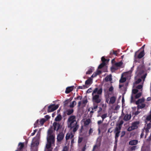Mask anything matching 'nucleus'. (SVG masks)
Returning <instances> with one entry per match:
<instances>
[{"label": "nucleus", "instance_id": "nucleus-1", "mask_svg": "<svg viewBox=\"0 0 151 151\" xmlns=\"http://www.w3.org/2000/svg\"><path fill=\"white\" fill-rule=\"evenodd\" d=\"M76 117L74 115L70 116L68 118L67 122L68 127L72 130L73 132H76L79 128V125L76 120Z\"/></svg>", "mask_w": 151, "mask_h": 151}, {"label": "nucleus", "instance_id": "nucleus-2", "mask_svg": "<svg viewBox=\"0 0 151 151\" xmlns=\"http://www.w3.org/2000/svg\"><path fill=\"white\" fill-rule=\"evenodd\" d=\"M102 92V89L101 88L99 89L98 88H96L94 89L92 93V100L93 103L98 104L101 102V98L99 95L101 94Z\"/></svg>", "mask_w": 151, "mask_h": 151}, {"label": "nucleus", "instance_id": "nucleus-3", "mask_svg": "<svg viewBox=\"0 0 151 151\" xmlns=\"http://www.w3.org/2000/svg\"><path fill=\"white\" fill-rule=\"evenodd\" d=\"M47 143L46 147L47 149H50L52 146L54 145L55 142V136H47Z\"/></svg>", "mask_w": 151, "mask_h": 151}, {"label": "nucleus", "instance_id": "nucleus-4", "mask_svg": "<svg viewBox=\"0 0 151 151\" xmlns=\"http://www.w3.org/2000/svg\"><path fill=\"white\" fill-rule=\"evenodd\" d=\"M40 136V134H39L38 135V134H37L36 137L33 138V141L31 144L32 147H35L38 145L39 144V139Z\"/></svg>", "mask_w": 151, "mask_h": 151}, {"label": "nucleus", "instance_id": "nucleus-5", "mask_svg": "<svg viewBox=\"0 0 151 151\" xmlns=\"http://www.w3.org/2000/svg\"><path fill=\"white\" fill-rule=\"evenodd\" d=\"M144 55V52L143 51L141 52L139 54L138 52H135L134 55V59H136L137 58L140 59L142 58ZM136 62L135 60H134V62Z\"/></svg>", "mask_w": 151, "mask_h": 151}, {"label": "nucleus", "instance_id": "nucleus-6", "mask_svg": "<svg viewBox=\"0 0 151 151\" xmlns=\"http://www.w3.org/2000/svg\"><path fill=\"white\" fill-rule=\"evenodd\" d=\"M58 105H51L48 108V112H52L57 109L58 107Z\"/></svg>", "mask_w": 151, "mask_h": 151}, {"label": "nucleus", "instance_id": "nucleus-7", "mask_svg": "<svg viewBox=\"0 0 151 151\" xmlns=\"http://www.w3.org/2000/svg\"><path fill=\"white\" fill-rule=\"evenodd\" d=\"M53 126L54 130L57 131H58V130L60 128V124L59 123L55 122L53 124Z\"/></svg>", "mask_w": 151, "mask_h": 151}, {"label": "nucleus", "instance_id": "nucleus-8", "mask_svg": "<svg viewBox=\"0 0 151 151\" xmlns=\"http://www.w3.org/2000/svg\"><path fill=\"white\" fill-rule=\"evenodd\" d=\"M73 112L74 110L73 109H68L64 112L63 116V117H65L66 115H70L73 114Z\"/></svg>", "mask_w": 151, "mask_h": 151}, {"label": "nucleus", "instance_id": "nucleus-9", "mask_svg": "<svg viewBox=\"0 0 151 151\" xmlns=\"http://www.w3.org/2000/svg\"><path fill=\"white\" fill-rule=\"evenodd\" d=\"M74 136L72 132L67 133L65 136L66 141L67 142L68 140L72 139L74 137Z\"/></svg>", "mask_w": 151, "mask_h": 151}, {"label": "nucleus", "instance_id": "nucleus-10", "mask_svg": "<svg viewBox=\"0 0 151 151\" xmlns=\"http://www.w3.org/2000/svg\"><path fill=\"white\" fill-rule=\"evenodd\" d=\"M64 134L63 132H60L57 136V141L58 142H61L64 138Z\"/></svg>", "mask_w": 151, "mask_h": 151}, {"label": "nucleus", "instance_id": "nucleus-11", "mask_svg": "<svg viewBox=\"0 0 151 151\" xmlns=\"http://www.w3.org/2000/svg\"><path fill=\"white\" fill-rule=\"evenodd\" d=\"M139 123L140 122L139 121H136L133 122V130L137 129Z\"/></svg>", "mask_w": 151, "mask_h": 151}, {"label": "nucleus", "instance_id": "nucleus-12", "mask_svg": "<svg viewBox=\"0 0 151 151\" xmlns=\"http://www.w3.org/2000/svg\"><path fill=\"white\" fill-rule=\"evenodd\" d=\"M74 87V86L67 87L65 91V93L68 94L70 93L73 90Z\"/></svg>", "mask_w": 151, "mask_h": 151}, {"label": "nucleus", "instance_id": "nucleus-13", "mask_svg": "<svg viewBox=\"0 0 151 151\" xmlns=\"http://www.w3.org/2000/svg\"><path fill=\"white\" fill-rule=\"evenodd\" d=\"M18 146L19 147L15 151H22V149L24 147V143L20 142L18 144Z\"/></svg>", "mask_w": 151, "mask_h": 151}, {"label": "nucleus", "instance_id": "nucleus-14", "mask_svg": "<svg viewBox=\"0 0 151 151\" xmlns=\"http://www.w3.org/2000/svg\"><path fill=\"white\" fill-rule=\"evenodd\" d=\"M131 116H132L130 114L129 115L128 114H126L124 117L123 119L124 121H126L130 119H131Z\"/></svg>", "mask_w": 151, "mask_h": 151}, {"label": "nucleus", "instance_id": "nucleus-15", "mask_svg": "<svg viewBox=\"0 0 151 151\" xmlns=\"http://www.w3.org/2000/svg\"><path fill=\"white\" fill-rule=\"evenodd\" d=\"M131 73L132 72L131 71H128L125 73V76L127 79L131 78L132 76Z\"/></svg>", "mask_w": 151, "mask_h": 151}, {"label": "nucleus", "instance_id": "nucleus-16", "mask_svg": "<svg viewBox=\"0 0 151 151\" xmlns=\"http://www.w3.org/2000/svg\"><path fill=\"white\" fill-rule=\"evenodd\" d=\"M55 136V134L53 133V131L51 129H49L47 131V136Z\"/></svg>", "mask_w": 151, "mask_h": 151}, {"label": "nucleus", "instance_id": "nucleus-17", "mask_svg": "<svg viewBox=\"0 0 151 151\" xmlns=\"http://www.w3.org/2000/svg\"><path fill=\"white\" fill-rule=\"evenodd\" d=\"M116 99V98L114 96L111 97L109 103V104H113L115 102Z\"/></svg>", "mask_w": 151, "mask_h": 151}, {"label": "nucleus", "instance_id": "nucleus-18", "mask_svg": "<svg viewBox=\"0 0 151 151\" xmlns=\"http://www.w3.org/2000/svg\"><path fill=\"white\" fill-rule=\"evenodd\" d=\"M62 117L60 114H59L55 118V120L56 122H59L61 120Z\"/></svg>", "mask_w": 151, "mask_h": 151}, {"label": "nucleus", "instance_id": "nucleus-19", "mask_svg": "<svg viewBox=\"0 0 151 151\" xmlns=\"http://www.w3.org/2000/svg\"><path fill=\"white\" fill-rule=\"evenodd\" d=\"M94 68L91 67L89 68L88 71L86 73V74H90L94 70Z\"/></svg>", "mask_w": 151, "mask_h": 151}, {"label": "nucleus", "instance_id": "nucleus-20", "mask_svg": "<svg viewBox=\"0 0 151 151\" xmlns=\"http://www.w3.org/2000/svg\"><path fill=\"white\" fill-rule=\"evenodd\" d=\"M91 119H88L85 121L84 125L85 126L88 125L91 123Z\"/></svg>", "mask_w": 151, "mask_h": 151}, {"label": "nucleus", "instance_id": "nucleus-21", "mask_svg": "<svg viewBox=\"0 0 151 151\" xmlns=\"http://www.w3.org/2000/svg\"><path fill=\"white\" fill-rule=\"evenodd\" d=\"M121 129V127L120 126H116V127L115 128V129L114 131V133L116 132H120V130Z\"/></svg>", "mask_w": 151, "mask_h": 151}, {"label": "nucleus", "instance_id": "nucleus-22", "mask_svg": "<svg viewBox=\"0 0 151 151\" xmlns=\"http://www.w3.org/2000/svg\"><path fill=\"white\" fill-rule=\"evenodd\" d=\"M91 78H89L87 80L85 81V85L87 86V85H89L91 84Z\"/></svg>", "mask_w": 151, "mask_h": 151}, {"label": "nucleus", "instance_id": "nucleus-23", "mask_svg": "<svg viewBox=\"0 0 151 151\" xmlns=\"http://www.w3.org/2000/svg\"><path fill=\"white\" fill-rule=\"evenodd\" d=\"M112 80L111 76H107L105 78V81L106 82L111 81Z\"/></svg>", "mask_w": 151, "mask_h": 151}, {"label": "nucleus", "instance_id": "nucleus-24", "mask_svg": "<svg viewBox=\"0 0 151 151\" xmlns=\"http://www.w3.org/2000/svg\"><path fill=\"white\" fill-rule=\"evenodd\" d=\"M144 99H139L138 100L136 101L135 103L137 105H138L139 104L142 103L144 102Z\"/></svg>", "mask_w": 151, "mask_h": 151}, {"label": "nucleus", "instance_id": "nucleus-25", "mask_svg": "<svg viewBox=\"0 0 151 151\" xmlns=\"http://www.w3.org/2000/svg\"><path fill=\"white\" fill-rule=\"evenodd\" d=\"M126 81V78L125 77H123L122 75L121 79L119 80L120 83H123L125 82Z\"/></svg>", "mask_w": 151, "mask_h": 151}, {"label": "nucleus", "instance_id": "nucleus-26", "mask_svg": "<svg viewBox=\"0 0 151 151\" xmlns=\"http://www.w3.org/2000/svg\"><path fill=\"white\" fill-rule=\"evenodd\" d=\"M119 68L118 67H117L116 66H115L114 65L112 67L111 69V71L112 72H114L115 70H117Z\"/></svg>", "mask_w": 151, "mask_h": 151}, {"label": "nucleus", "instance_id": "nucleus-27", "mask_svg": "<svg viewBox=\"0 0 151 151\" xmlns=\"http://www.w3.org/2000/svg\"><path fill=\"white\" fill-rule=\"evenodd\" d=\"M142 95L141 92H139L138 93L136 94V95L134 96V98L135 99H137L140 97Z\"/></svg>", "mask_w": 151, "mask_h": 151}, {"label": "nucleus", "instance_id": "nucleus-28", "mask_svg": "<svg viewBox=\"0 0 151 151\" xmlns=\"http://www.w3.org/2000/svg\"><path fill=\"white\" fill-rule=\"evenodd\" d=\"M122 62H119L118 63H116L114 64L115 66H116L117 67L119 68V67H120L122 65Z\"/></svg>", "mask_w": 151, "mask_h": 151}, {"label": "nucleus", "instance_id": "nucleus-29", "mask_svg": "<svg viewBox=\"0 0 151 151\" xmlns=\"http://www.w3.org/2000/svg\"><path fill=\"white\" fill-rule=\"evenodd\" d=\"M98 104L93 103V106L92 107V110H95L98 107Z\"/></svg>", "mask_w": 151, "mask_h": 151}, {"label": "nucleus", "instance_id": "nucleus-30", "mask_svg": "<svg viewBox=\"0 0 151 151\" xmlns=\"http://www.w3.org/2000/svg\"><path fill=\"white\" fill-rule=\"evenodd\" d=\"M88 86H86V85H83L82 86H78L77 87L78 89H84L86 88H88Z\"/></svg>", "mask_w": 151, "mask_h": 151}, {"label": "nucleus", "instance_id": "nucleus-31", "mask_svg": "<svg viewBox=\"0 0 151 151\" xmlns=\"http://www.w3.org/2000/svg\"><path fill=\"white\" fill-rule=\"evenodd\" d=\"M76 102L75 101H73L72 102L70 105L69 106L70 108H73L74 106V105H76Z\"/></svg>", "mask_w": 151, "mask_h": 151}, {"label": "nucleus", "instance_id": "nucleus-32", "mask_svg": "<svg viewBox=\"0 0 151 151\" xmlns=\"http://www.w3.org/2000/svg\"><path fill=\"white\" fill-rule=\"evenodd\" d=\"M106 63H101L98 66V69H101L105 65Z\"/></svg>", "mask_w": 151, "mask_h": 151}, {"label": "nucleus", "instance_id": "nucleus-33", "mask_svg": "<svg viewBox=\"0 0 151 151\" xmlns=\"http://www.w3.org/2000/svg\"><path fill=\"white\" fill-rule=\"evenodd\" d=\"M146 119L148 121H150L151 122V114L148 115L146 117Z\"/></svg>", "mask_w": 151, "mask_h": 151}, {"label": "nucleus", "instance_id": "nucleus-34", "mask_svg": "<svg viewBox=\"0 0 151 151\" xmlns=\"http://www.w3.org/2000/svg\"><path fill=\"white\" fill-rule=\"evenodd\" d=\"M45 121L46 120L45 119H42L40 121V123L41 125H43Z\"/></svg>", "mask_w": 151, "mask_h": 151}, {"label": "nucleus", "instance_id": "nucleus-35", "mask_svg": "<svg viewBox=\"0 0 151 151\" xmlns=\"http://www.w3.org/2000/svg\"><path fill=\"white\" fill-rule=\"evenodd\" d=\"M142 81V79L141 78H139L137 81H136L134 83V84H138L139 83Z\"/></svg>", "mask_w": 151, "mask_h": 151}, {"label": "nucleus", "instance_id": "nucleus-36", "mask_svg": "<svg viewBox=\"0 0 151 151\" xmlns=\"http://www.w3.org/2000/svg\"><path fill=\"white\" fill-rule=\"evenodd\" d=\"M107 117V114L105 113L103 114L101 116V118L102 119L103 121H104V119Z\"/></svg>", "mask_w": 151, "mask_h": 151}, {"label": "nucleus", "instance_id": "nucleus-37", "mask_svg": "<svg viewBox=\"0 0 151 151\" xmlns=\"http://www.w3.org/2000/svg\"><path fill=\"white\" fill-rule=\"evenodd\" d=\"M138 90L137 89H133V94H136L138 93Z\"/></svg>", "mask_w": 151, "mask_h": 151}, {"label": "nucleus", "instance_id": "nucleus-38", "mask_svg": "<svg viewBox=\"0 0 151 151\" xmlns=\"http://www.w3.org/2000/svg\"><path fill=\"white\" fill-rule=\"evenodd\" d=\"M143 86L142 85L140 84L138 85L136 87V88L138 89H142V88Z\"/></svg>", "mask_w": 151, "mask_h": 151}, {"label": "nucleus", "instance_id": "nucleus-39", "mask_svg": "<svg viewBox=\"0 0 151 151\" xmlns=\"http://www.w3.org/2000/svg\"><path fill=\"white\" fill-rule=\"evenodd\" d=\"M123 123H124L123 121V120H121L120 122L119 123V124L117 125V126H120V127H122V126L123 124Z\"/></svg>", "mask_w": 151, "mask_h": 151}, {"label": "nucleus", "instance_id": "nucleus-40", "mask_svg": "<svg viewBox=\"0 0 151 151\" xmlns=\"http://www.w3.org/2000/svg\"><path fill=\"white\" fill-rule=\"evenodd\" d=\"M120 133V132H118L115 133V139H116H116L117 140V139L118 138L119 136V134Z\"/></svg>", "mask_w": 151, "mask_h": 151}, {"label": "nucleus", "instance_id": "nucleus-41", "mask_svg": "<svg viewBox=\"0 0 151 151\" xmlns=\"http://www.w3.org/2000/svg\"><path fill=\"white\" fill-rule=\"evenodd\" d=\"M139 108L142 109L143 108L145 107V104H142L140 105H138Z\"/></svg>", "mask_w": 151, "mask_h": 151}, {"label": "nucleus", "instance_id": "nucleus-42", "mask_svg": "<svg viewBox=\"0 0 151 151\" xmlns=\"http://www.w3.org/2000/svg\"><path fill=\"white\" fill-rule=\"evenodd\" d=\"M138 142V141L137 140H133L132 144L133 145H137Z\"/></svg>", "mask_w": 151, "mask_h": 151}, {"label": "nucleus", "instance_id": "nucleus-43", "mask_svg": "<svg viewBox=\"0 0 151 151\" xmlns=\"http://www.w3.org/2000/svg\"><path fill=\"white\" fill-rule=\"evenodd\" d=\"M98 75V73H97L96 72H94L92 75L91 77L92 78H94L95 77H96Z\"/></svg>", "mask_w": 151, "mask_h": 151}, {"label": "nucleus", "instance_id": "nucleus-44", "mask_svg": "<svg viewBox=\"0 0 151 151\" xmlns=\"http://www.w3.org/2000/svg\"><path fill=\"white\" fill-rule=\"evenodd\" d=\"M68 148L67 146H65L63 149L62 151H68Z\"/></svg>", "mask_w": 151, "mask_h": 151}, {"label": "nucleus", "instance_id": "nucleus-45", "mask_svg": "<svg viewBox=\"0 0 151 151\" xmlns=\"http://www.w3.org/2000/svg\"><path fill=\"white\" fill-rule=\"evenodd\" d=\"M101 60L102 61V63H105V62L107 60L104 57H102L101 58Z\"/></svg>", "mask_w": 151, "mask_h": 151}, {"label": "nucleus", "instance_id": "nucleus-46", "mask_svg": "<svg viewBox=\"0 0 151 151\" xmlns=\"http://www.w3.org/2000/svg\"><path fill=\"white\" fill-rule=\"evenodd\" d=\"M93 132V130L91 128L88 131V134L89 135H90Z\"/></svg>", "mask_w": 151, "mask_h": 151}, {"label": "nucleus", "instance_id": "nucleus-47", "mask_svg": "<svg viewBox=\"0 0 151 151\" xmlns=\"http://www.w3.org/2000/svg\"><path fill=\"white\" fill-rule=\"evenodd\" d=\"M144 129H142V133L140 135V137L141 138H142L144 135Z\"/></svg>", "mask_w": 151, "mask_h": 151}, {"label": "nucleus", "instance_id": "nucleus-48", "mask_svg": "<svg viewBox=\"0 0 151 151\" xmlns=\"http://www.w3.org/2000/svg\"><path fill=\"white\" fill-rule=\"evenodd\" d=\"M83 138L82 137H79L78 139V143H81L83 140Z\"/></svg>", "mask_w": 151, "mask_h": 151}, {"label": "nucleus", "instance_id": "nucleus-49", "mask_svg": "<svg viewBox=\"0 0 151 151\" xmlns=\"http://www.w3.org/2000/svg\"><path fill=\"white\" fill-rule=\"evenodd\" d=\"M146 128L150 129L151 128V123H149L147 124Z\"/></svg>", "mask_w": 151, "mask_h": 151}, {"label": "nucleus", "instance_id": "nucleus-50", "mask_svg": "<svg viewBox=\"0 0 151 151\" xmlns=\"http://www.w3.org/2000/svg\"><path fill=\"white\" fill-rule=\"evenodd\" d=\"M82 99V97L79 95L76 98H75V99H80V100H81Z\"/></svg>", "mask_w": 151, "mask_h": 151}, {"label": "nucleus", "instance_id": "nucleus-51", "mask_svg": "<svg viewBox=\"0 0 151 151\" xmlns=\"http://www.w3.org/2000/svg\"><path fill=\"white\" fill-rule=\"evenodd\" d=\"M120 107V106L119 105H117L115 106L114 110H117L119 109Z\"/></svg>", "mask_w": 151, "mask_h": 151}, {"label": "nucleus", "instance_id": "nucleus-52", "mask_svg": "<svg viewBox=\"0 0 151 151\" xmlns=\"http://www.w3.org/2000/svg\"><path fill=\"white\" fill-rule=\"evenodd\" d=\"M102 108L101 107H99V109L98 110L97 112L99 114H100V113L101 111L102 110Z\"/></svg>", "mask_w": 151, "mask_h": 151}, {"label": "nucleus", "instance_id": "nucleus-53", "mask_svg": "<svg viewBox=\"0 0 151 151\" xmlns=\"http://www.w3.org/2000/svg\"><path fill=\"white\" fill-rule=\"evenodd\" d=\"M114 88L112 86L110 87L109 89V91L110 92H112L113 91Z\"/></svg>", "mask_w": 151, "mask_h": 151}, {"label": "nucleus", "instance_id": "nucleus-54", "mask_svg": "<svg viewBox=\"0 0 151 151\" xmlns=\"http://www.w3.org/2000/svg\"><path fill=\"white\" fill-rule=\"evenodd\" d=\"M37 131V130L36 129L34 130L33 132L31 133V136H33L35 134V133Z\"/></svg>", "mask_w": 151, "mask_h": 151}, {"label": "nucleus", "instance_id": "nucleus-55", "mask_svg": "<svg viewBox=\"0 0 151 151\" xmlns=\"http://www.w3.org/2000/svg\"><path fill=\"white\" fill-rule=\"evenodd\" d=\"M132 130V125L129 127L127 129L128 131H130Z\"/></svg>", "mask_w": 151, "mask_h": 151}, {"label": "nucleus", "instance_id": "nucleus-56", "mask_svg": "<svg viewBox=\"0 0 151 151\" xmlns=\"http://www.w3.org/2000/svg\"><path fill=\"white\" fill-rule=\"evenodd\" d=\"M125 133L124 131L122 132V133H121V137H123L125 134Z\"/></svg>", "mask_w": 151, "mask_h": 151}, {"label": "nucleus", "instance_id": "nucleus-57", "mask_svg": "<svg viewBox=\"0 0 151 151\" xmlns=\"http://www.w3.org/2000/svg\"><path fill=\"white\" fill-rule=\"evenodd\" d=\"M88 102V101L87 100H85L82 101V104H86Z\"/></svg>", "mask_w": 151, "mask_h": 151}, {"label": "nucleus", "instance_id": "nucleus-58", "mask_svg": "<svg viewBox=\"0 0 151 151\" xmlns=\"http://www.w3.org/2000/svg\"><path fill=\"white\" fill-rule=\"evenodd\" d=\"M45 118L47 120L50 118V117L49 115H46L45 116Z\"/></svg>", "mask_w": 151, "mask_h": 151}, {"label": "nucleus", "instance_id": "nucleus-59", "mask_svg": "<svg viewBox=\"0 0 151 151\" xmlns=\"http://www.w3.org/2000/svg\"><path fill=\"white\" fill-rule=\"evenodd\" d=\"M103 120L102 121L100 120L98 121L97 122L98 124L99 125H100L103 122Z\"/></svg>", "mask_w": 151, "mask_h": 151}, {"label": "nucleus", "instance_id": "nucleus-60", "mask_svg": "<svg viewBox=\"0 0 151 151\" xmlns=\"http://www.w3.org/2000/svg\"><path fill=\"white\" fill-rule=\"evenodd\" d=\"M93 112H94V111H93V110L90 112V117H92V115H93Z\"/></svg>", "mask_w": 151, "mask_h": 151}, {"label": "nucleus", "instance_id": "nucleus-61", "mask_svg": "<svg viewBox=\"0 0 151 151\" xmlns=\"http://www.w3.org/2000/svg\"><path fill=\"white\" fill-rule=\"evenodd\" d=\"M71 139V145H72L74 143V138L73 137L72 139Z\"/></svg>", "mask_w": 151, "mask_h": 151}, {"label": "nucleus", "instance_id": "nucleus-62", "mask_svg": "<svg viewBox=\"0 0 151 151\" xmlns=\"http://www.w3.org/2000/svg\"><path fill=\"white\" fill-rule=\"evenodd\" d=\"M112 128V127H111V128H109L108 130V132H110V133H111L113 131L112 130H111V129Z\"/></svg>", "mask_w": 151, "mask_h": 151}, {"label": "nucleus", "instance_id": "nucleus-63", "mask_svg": "<svg viewBox=\"0 0 151 151\" xmlns=\"http://www.w3.org/2000/svg\"><path fill=\"white\" fill-rule=\"evenodd\" d=\"M149 129L147 128L146 127V128L145 129V132L146 133H148L149 132Z\"/></svg>", "mask_w": 151, "mask_h": 151}, {"label": "nucleus", "instance_id": "nucleus-64", "mask_svg": "<svg viewBox=\"0 0 151 151\" xmlns=\"http://www.w3.org/2000/svg\"><path fill=\"white\" fill-rule=\"evenodd\" d=\"M147 140L148 141H150L151 140V133L150 136L149 137V138L147 139Z\"/></svg>", "mask_w": 151, "mask_h": 151}]
</instances>
